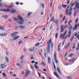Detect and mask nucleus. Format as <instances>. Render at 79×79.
I'll return each instance as SVG.
<instances>
[{
    "instance_id": "2f4dec72",
    "label": "nucleus",
    "mask_w": 79,
    "mask_h": 79,
    "mask_svg": "<svg viewBox=\"0 0 79 79\" xmlns=\"http://www.w3.org/2000/svg\"><path fill=\"white\" fill-rule=\"evenodd\" d=\"M30 66L31 69H32V71H33V66L32 65H30Z\"/></svg>"
},
{
    "instance_id": "4be33fe9",
    "label": "nucleus",
    "mask_w": 79,
    "mask_h": 79,
    "mask_svg": "<svg viewBox=\"0 0 79 79\" xmlns=\"http://www.w3.org/2000/svg\"><path fill=\"white\" fill-rule=\"evenodd\" d=\"M57 71L58 72V73H59L60 74V75H62V74H61V72H60V69H59V68H58V67H57Z\"/></svg>"
},
{
    "instance_id": "1a4fd4ad",
    "label": "nucleus",
    "mask_w": 79,
    "mask_h": 79,
    "mask_svg": "<svg viewBox=\"0 0 79 79\" xmlns=\"http://www.w3.org/2000/svg\"><path fill=\"white\" fill-rule=\"evenodd\" d=\"M65 36V34H64V33L63 35H62V34H61L60 35V39H61L62 37V38H64Z\"/></svg>"
},
{
    "instance_id": "f03ea898",
    "label": "nucleus",
    "mask_w": 79,
    "mask_h": 79,
    "mask_svg": "<svg viewBox=\"0 0 79 79\" xmlns=\"http://www.w3.org/2000/svg\"><path fill=\"white\" fill-rule=\"evenodd\" d=\"M18 19L21 21H19L18 22V24H23V23H24V21H23V18H22V17H21L19 15L18 16Z\"/></svg>"
},
{
    "instance_id": "6e6552de",
    "label": "nucleus",
    "mask_w": 79,
    "mask_h": 79,
    "mask_svg": "<svg viewBox=\"0 0 79 79\" xmlns=\"http://www.w3.org/2000/svg\"><path fill=\"white\" fill-rule=\"evenodd\" d=\"M20 28H21V29H25L26 28V27H25L24 26H19Z\"/></svg>"
},
{
    "instance_id": "e2e57ef3",
    "label": "nucleus",
    "mask_w": 79,
    "mask_h": 79,
    "mask_svg": "<svg viewBox=\"0 0 79 79\" xmlns=\"http://www.w3.org/2000/svg\"><path fill=\"white\" fill-rule=\"evenodd\" d=\"M58 51L60 52V48L58 47Z\"/></svg>"
},
{
    "instance_id": "052dcab7",
    "label": "nucleus",
    "mask_w": 79,
    "mask_h": 79,
    "mask_svg": "<svg viewBox=\"0 0 79 79\" xmlns=\"http://www.w3.org/2000/svg\"><path fill=\"white\" fill-rule=\"evenodd\" d=\"M32 12H29L28 13V16H30V15H31V14H32Z\"/></svg>"
},
{
    "instance_id": "ddd939ff",
    "label": "nucleus",
    "mask_w": 79,
    "mask_h": 79,
    "mask_svg": "<svg viewBox=\"0 0 79 79\" xmlns=\"http://www.w3.org/2000/svg\"><path fill=\"white\" fill-rule=\"evenodd\" d=\"M47 50L48 53H50V47H47Z\"/></svg>"
},
{
    "instance_id": "9b49d317",
    "label": "nucleus",
    "mask_w": 79,
    "mask_h": 79,
    "mask_svg": "<svg viewBox=\"0 0 79 79\" xmlns=\"http://www.w3.org/2000/svg\"><path fill=\"white\" fill-rule=\"evenodd\" d=\"M69 6H68L67 8V11L66 12V14L67 15H68V11H69V10H68V9H69Z\"/></svg>"
},
{
    "instance_id": "0eeeda50",
    "label": "nucleus",
    "mask_w": 79,
    "mask_h": 79,
    "mask_svg": "<svg viewBox=\"0 0 79 79\" xmlns=\"http://www.w3.org/2000/svg\"><path fill=\"white\" fill-rule=\"evenodd\" d=\"M17 34H18V32H15L14 34H12L11 35V37H14V36L16 35Z\"/></svg>"
},
{
    "instance_id": "e433bc0d",
    "label": "nucleus",
    "mask_w": 79,
    "mask_h": 79,
    "mask_svg": "<svg viewBox=\"0 0 79 79\" xmlns=\"http://www.w3.org/2000/svg\"><path fill=\"white\" fill-rule=\"evenodd\" d=\"M58 9H59V10H61V6L60 5L59 6L58 8Z\"/></svg>"
},
{
    "instance_id": "4d7b16f0",
    "label": "nucleus",
    "mask_w": 79,
    "mask_h": 79,
    "mask_svg": "<svg viewBox=\"0 0 79 79\" xmlns=\"http://www.w3.org/2000/svg\"><path fill=\"white\" fill-rule=\"evenodd\" d=\"M53 5V3L52 2L50 3V6L51 8L52 7V5Z\"/></svg>"
},
{
    "instance_id": "8fccbe9b",
    "label": "nucleus",
    "mask_w": 79,
    "mask_h": 79,
    "mask_svg": "<svg viewBox=\"0 0 79 79\" xmlns=\"http://www.w3.org/2000/svg\"><path fill=\"white\" fill-rule=\"evenodd\" d=\"M73 8L72 7H70V8L69 10V11H71L72 10H73Z\"/></svg>"
},
{
    "instance_id": "49530a36",
    "label": "nucleus",
    "mask_w": 79,
    "mask_h": 79,
    "mask_svg": "<svg viewBox=\"0 0 79 79\" xmlns=\"http://www.w3.org/2000/svg\"><path fill=\"white\" fill-rule=\"evenodd\" d=\"M61 43H59V44L58 45V47H59V48H60L61 47Z\"/></svg>"
},
{
    "instance_id": "864d4df0",
    "label": "nucleus",
    "mask_w": 79,
    "mask_h": 79,
    "mask_svg": "<svg viewBox=\"0 0 79 79\" xmlns=\"http://www.w3.org/2000/svg\"><path fill=\"white\" fill-rule=\"evenodd\" d=\"M2 75L3 76H6V74L4 73H2Z\"/></svg>"
},
{
    "instance_id": "6e6d98bb",
    "label": "nucleus",
    "mask_w": 79,
    "mask_h": 79,
    "mask_svg": "<svg viewBox=\"0 0 79 79\" xmlns=\"http://www.w3.org/2000/svg\"><path fill=\"white\" fill-rule=\"evenodd\" d=\"M54 19L53 17H52V19H51V21H54Z\"/></svg>"
},
{
    "instance_id": "f3484780",
    "label": "nucleus",
    "mask_w": 79,
    "mask_h": 79,
    "mask_svg": "<svg viewBox=\"0 0 79 79\" xmlns=\"http://www.w3.org/2000/svg\"><path fill=\"white\" fill-rule=\"evenodd\" d=\"M48 63H49V64H50V61H51V60H50V58L48 57Z\"/></svg>"
},
{
    "instance_id": "13d9d810",
    "label": "nucleus",
    "mask_w": 79,
    "mask_h": 79,
    "mask_svg": "<svg viewBox=\"0 0 79 79\" xmlns=\"http://www.w3.org/2000/svg\"><path fill=\"white\" fill-rule=\"evenodd\" d=\"M71 32H72V31L71 30H69V34H71Z\"/></svg>"
},
{
    "instance_id": "c756f323",
    "label": "nucleus",
    "mask_w": 79,
    "mask_h": 79,
    "mask_svg": "<svg viewBox=\"0 0 79 79\" xmlns=\"http://www.w3.org/2000/svg\"><path fill=\"white\" fill-rule=\"evenodd\" d=\"M58 33H56L55 34V37L56 39L57 38V37H58Z\"/></svg>"
},
{
    "instance_id": "5fc2aeb1",
    "label": "nucleus",
    "mask_w": 79,
    "mask_h": 79,
    "mask_svg": "<svg viewBox=\"0 0 79 79\" xmlns=\"http://www.w3.org/2000/svg\"><path fill=\"white\" fill-rule=\"evenodd\" d=\"M73 39H74V36H72V37L71 39V40H70V41L72 42V41H73Z\"/></svg>"
},
{
    "instance_id": "79ce46f5",
    "label": "nucleus",
    "mask_w": 79,
    "mask_h": 79,
    "mask_svg": "<svg viewBox=\"0 0 79 79\" xmlns=\"http://www.w3.org/2000/svg\"><path fill=\"white\" fill-rule=\"evenodd\" d=\"M67 32H68V30H65V32L64 34L65 35Z\"/></svg>"
},
{
    "instance_id": "a19ab883",
    "label": "nucleus",
    "mask_w": 79,
    "mask_h": 79,
    "mask_svg": "<svg viewBox=\"0 0 79 79\" xmlns=\"http://www.w3.org/2000/svg\"><path fill=\"white\" fill-rule=\"evenodd\" d=\"M6 55H7V56H9V52H6Z\"/></svg>"
},
{
    "instance_id": "4468645a",
    "label": "nucleus",
    "mask_w": 79,
    "mask_h": 79,
    "mask_svg": "<svg viewBox=\"0 0 79 79\" xmlns=\"http://www.w3.org/2000/svg\"><path fill=\"white\" fill-rule=\"evenodd\" d=\"M19 37V36H17L16 37H14L13 38L14 40H17V39H18Z\"/></svg>"
},
{
    "instance_id": "72a5a7b5",
    "label": "nucleus",
    "mask_w": 79,
    "mask_h": 79,
    "mask_svg": "<svg viewBox=\"0 0 79 79\" xmlns=\"http://www.w3.org/2000/svg\"><path fill=\"white\" fill-rule=\"evenodd\" d=\"M30 59L31 60H33L34 59V58L33 57V55H32L30 56Z\"/></svg>"
},
{
    "instance_id": "b1692460",
    "label": "nucleus",
    "mask_w": 79,
    "mask_h": 79,
    "mask_svg": "<svg viewBox=\"0 0 79 79\" xmlns=\"http://www.w3.org/2000/svg\"><path fill=\"white\" fill-rule=\"evenodd\" d=\"M54 23H58L59 22V20H58V19H56V20L54 21Z\"/></svg>"
},
{
    "instance_id": "a878e982",
    "label": "nucleus",
    "mask_w": 79,
    "mask_h": 79,
    "mask_svg": "<svg viewBox=\"0 0 79 79\" xmlns=\"http://www.w3.org/2000/svg\"><path fill=\"white\" fill-rule=\"evenodd\" d=\"M0 30H2V31H4L5 29L3 28V27L0 26Z\"/></svg>"
},
{
    "instance_id": "9d476101",
    "label": "nucleus",
    "mask_w": 79,
    "mask_h": 79,
    "mask_svg": "<svg viewBox=\"0 0 79 79\" xmlns=\"http://www.w3.org/2000/svg\"><path fill=\"white\" fill-rule=\"evenodd\" d=\"M54 59H56V52H54Z\"/></svg>"
},
{
    "instance_id": "f704fd0d",
    "label": "nucleus",
    "mask_w": 79,
    "mask_h": 79,
    "mask_svg": "<svg viewBox=\"0 0 79 79\" xmlns=\"http://www.w3.org/2000/svg\"><path fill=\"white\" fill-rule=\"evenodd\" d=\"M22 41L21 40H20L19 42V45H20V44H21V43H22Z\"/></svg>"
},
{
    "instance_id": "0e129e2a",
    "label": "nucleus",
    "mask_w": 79,
    "mask_h": 79,
    "mask_svg": "<svg viewBox=\"0 0 79 79\" xmlns=\"http://www.w3.org/2000/svg\"><path fill=\"white\" fill-rule=\"evenodd\" d=\"M52 24H51L50 27L49 29H52Z\"/></svg>"
},
{
    "instance_id": "423d86ee",
    "label": "nucleus",
    "mask_w": 79,
    "mask_h": 79,
    "mask_svg": "<svg viewBox=\"0 0 79 79\" xmlns=\"http://www.w3.org/2000/svg\"><path fill=\"white\" fill-rule=\"evenodd\" d=\"M31 73V72L29 71V70H27L26 72V73L25 75V76H27L28 75H29V74H30Z\"/></svg>"
},
{
    "instance_id": "338daca9",
    "label": "nucleus",
    "mask_w": 79,
    "mask_h": 79,
    "mask_svg": "<svg viewBox=\"0 0 79 79\" xmlns=\"http://www.w3.org/2000/svg\"><path fill=\"white\" fill-rule=\"evenodd\" d=\"M42 5V8H44V4H41V5Z\"/></svg>"
},
{
    "instance_id": "cd10ccee",
    "label": "nucleus",
    "mask_w": 79,
    "mask_h": 79,
    "mask_svg": "<svg viewBox=\"0 0 79 79\" xmlns=\"http://www.w3.org/2000/svg\"><path fill=\"white\" fill-rule=\"evenodd\" d=\"M41 64H42L43 66H45V63L44 62H42L41 63Z\"/></svg>"
},
{
    "instance_id": "aec40b11",
    "label": "nucleus",
    "mask_w": 79,
    "mask_h": 79,
    "mask_svg": "<svg viewBox=\"0 0 79 79\" xmlns=\"http://www.w3.org/2000/svg\"><path fill=\"white\" fill-rule=\"evenodd\" d=\"M2 17L4 18L5 19H6L8 18V16H7V15H3L2 16Z\"/></svg>"
},
{
    "instance_id": "3c124183",
    "label": "nucleus",
    "mask_w": 79,
    "mask_h": 79,
    "mask_svg": "<svg viewBox=\"0 0 79 79\" xmlns=\"http://www.w3.org/2000/svg\"><path fill=\"white\" fill-rule=\"evenodd\" d=\"M67 79H72V78L70 77H67Z\"/></svg>"
},
{
    "instance_id": "2eb2a0df",
    "label": "nucleus",
    "mask_w": 79,
    "mask_h": 79,
    "mask_svg": "<svg viewBox=\"0 0 79 79\" xmlns=\"http://www.w3.org/2000/svg\"><path fill=\"white\" fill-rule=\"evenodd\" d=\"M20 60H23L24 59V55H22L20 57Z\"/></svg>"
},
{
    "instance_id": "c85d7f7f",
    "label": "nucleus",
    "mask_w": 79,
    "mask_h": 79,
    "mask_svg": "<svg viewBox=\"0 0 79 79\" xmlns=\"http://www.w3.org/2000/svg\"><path fill=\"white\" fill-rule=\"evenodd\" d=\"M16 65L18 66L19 67H20L21 66V64H19L18 63H17L16 64Z\"/></svg>"
},
{
    "instance_id": "774afa93",
    "label": "nucleus",
    "mask_w": 79,
    "mask_h": 79,
    "mask_svg": "<svg viewBox=\"0 0 79 79\" xmlns=\"http://www.w3.org/2000/svg\"><path fill=\"white\" fill-rule=\"evenodd\" d=\"M70 45V42H69L68 43V44H67V47H68L69 46V45Z\"/></svg>"
},
{
    "instance_id": "c9c22d12",
    "label": "nucleus",
    "mask_w": 79,
    "mask_h": 79,
    "mask_svg": "<svg viewBox=\"0 0 79 79\" xmlns=\"http://www.w3.org/2000/svg\"><path fill=\"white\" fill-rule=\"evenodd\" d=\"M3 35H2V36H6V35H7V34L6 33H3Z\"/></svg>"
},
{
    "instance_id": "39448f33",
    "label": "nucleus",
    "mask_w": 79,
    "mask_h": 79,
    "mask_svg": "<svg viewBox=\"0 0 79 79\" xmlns=\"http://www.w3.org/2000/svg\"><path fill=\"white\" fill-rule=\"evenodd\" d=\"M35 50V48L34 47H33L30 48H29L28 49V51L29 52H33V51H34Z\"/></svg>"
},
{
    "instance_id": "a18cd8bd",
    "label": "nucleus",
    "mask_w": 79,
    "mask_h": 79,
    "mask_svg": "<svg viewBox=\"0 0 79 79\" xmlns=\"http://www.w3.org/2000/svg\"><path fill=\"white\" fill-rule=\"evenodd\" d=\"M73 53H72L70 54V56H68V57H71V56H73Z\"/></svg>"
},
{
    "instance_id": "473e14b6",
    "label": "nucleus",
    "mask_w": 79,
    "mask_h": 79,
    "mask_svg": "<svg viewBox=\"0 0 79 79\" xmlns=\"http://www.w3.org/2000/svg\"><path fill=\"white\" fill-rule=\"evenodd\" d=\"M53 63L54 68L55 69V70H56V67L55 66V63H54V62H53Z\"/></svg>"
},
{
    "instance_id": "4c0bfd02",
    "label": "nucleus",
    "mask_w": 79,
    "mask_h": 79,
    "mask_svg": "<svg viewBox=\"0 0 79 79\" xmlns=\"http://www.w3.org/2000/svg\"><path fill=\"white\" fill-rule=\"evenodd\" d=\"M23 50L24 52H26L27 50V49H26V48H24Z\"/></svg>"
},
{
    "instance_id": "37998d69",
    "label": "nucleus",
    "mask_w": 79,
    "mask_h": 79,
    "mask_svg": "<svg viewBox=\"0 0 79 79\" xmlns=\"http://www.w3.org/2000/svg\"><path fill=\"white\" fill-rule=\"evenodd\" d=\"M13 19L14 21H17V20H18V19H17V18H13Z\"/></svg>"
},
{
    "instance_id": "bb28decb",
    "label": "nucleus",
    "mask_w": 79,
    "mask_h": 79,
    "mask_svg": "<svg viewBox=\"0 0 79 79\" xmlns=\"http://www.w3.org/2000/svg\"><path fill=\"white\" fill-rule=\"evenodd\" d=\"M34 66L35 67V68L36 69H38V66H37L36 65H34Z\"/></svg>"
},
{
    "instance_id": "ea45409f",
    "label": "nucleus",
    "mask_w": 79,
    "mask_h": 79,
    "mask_svg": "<svg viewBox=\"0 0 79 79\" xmlns=\"http://www.w3.org/2000/svg\"><path fill=\"white\" fill-rule=\"evenodd\" d=\"M73 28V27L72 26H70V27H69V30H71Z\"/></svg>"
},
{
    "instance_id": "09e8293b",
    "label": "nucleus",
    "mask_w": 79,
    "mask_h": 79,
    "mask_svg": "<svg viewBox=\"0 0 79 79\" xmlns=\"http://www.w3.org/2000/svg\"><path fill=\"white\" fill-rule=\"evenodd\" d=\"M20 62L21 63V64H23L24 63V61L23 60H20Z\"/></svg>"
},
{
    "instance_id": "dca6fc26",
    "label": "nucleus",
    "mask_w": 79,
    "mask_h": 79,
    "mask_svg": "<svg viewBox=\"0 0 79 79\" xmlns=\"http://www.w3.org/2000/svg\"><path fill=\"white\" fill-rule=\"evenodd\" d=\"M70 5L71 6V7H73V6H74V4L72 2H70Z\"/></svg>"
},
{
    "instance_id": "58836bf2",
    "label": "nucleus",
    "mask_w": 79,
    "mask_h": 79,
    "mask_svg": "<svg viewBox=\"0 0 79 79\" xmlns=\"http://www.w3.org/2000/svg\"><path fill=\"white\" fill-rule=\"evenodd\" d=\"M72 22H73V20H70L68 22V24H70V23H71Z\"/></svg>"
},
{
    "instance_id": "f8f14e48",
    "label": "nucleus",
    "mask_w": 79,
    "mask_h": 79,
    "mask_svg": "<svg viewBox=\"0 0 79 79\" xmlns=\"http://www.w3.org/2000/svg\"><path fill=\"white\" fill-rule=\"evenodd\" d=\"M77 28V25H75L74 26V27H73V29L74 31L75 30V29H76Z\"/></svg>"
},
{
    "instance_id": "69168bd1",
    "label": "nucleus",
    "mask_w": 79,
    "mask_h": 79,
    "mask_svg": "<svg viewBox=\"0 0 79 79\" xmlns=\"http://www.w3.org/2000/svg\"><path fill=\"white\" fill-rule=\"evenodd\" d=\"M13 6V5L11 4L10 6H8L9 8H11Z\"/></svg>"
},
{
    "instance_id": "bf43d9fd",
    "label": "nucleus",
    "mask_w": 79,
    "mask_h": 79,
    "mask_svg": "<svg viewBox=\"0 0 79 79\" xmlns=\"http://www.w3.org/2000/svg\"><path fill=\"white\" fill-rule=\"evenodd\" d=\"M78 18L77 19L75 20V23H77L78 21Z\"/></svg>"
},
{
    "instance_id": "5701e85b",
    "label": "nucleus",
    "mask_w": 79,
    "mask_h": 79,
    "mask_svg": "<svg viewBox=\"0 0 79 79\" xmlns=\"http://www.w3.org/2000/svg\"><path fill=\"white\" fill-rule=\"evenodd\" d=\"M55 63H58V60L56 59H54Z\"/></svg>"
},
{
    "instance_id": "7ed1b4c3",
    "label": "nucleus",
    "mask_w": 79,
    "mask_h": 79,
    "mask_svg": "<svg viewBox=\"0 0 79 79\" xmlns=\"http://www.w3.org/2000/svg\"><path fill=\"white\" fill-rule=\"evenodd\" d=\"M75 3H76V4L75 5V7L74 8V11H75L76 10V8L77 9H79V2H77V1L75 2Z\"/></svg>"
},
{
    "instance_id": "7c9ffc66",
    "label": "nucleus",
    "mask_w": 79,
    "mask_h": 79,
    "mask_svg": "<svg viewBox=\"0 0 79 79\" xmlns=\"http://www.w3.org/2000/svg\"><path fill=\"white\" fill-rule=\"evenodd\" d=\"M77 50H79V43H78L77 46Z\"/></svg>"
},
{
    "instance_id": "680f3d73",
    "label": "nucleus",
    "mask_w": 79,
    "mask_h": 79,
    "mask_svg": "<svg viewBox=\"0 0 79 79\" xmlns=\"http://www.w3.org/2000/svg\"><path fill=\"white\" fill-rule=\"evenodd\" d=\"M56 77L57 78H58V79H60V77H59V76H58L57 75H56Z\"/></svg>"
},
{
    "instance_id": "a211bd4d",
    "label": "nucleus",
    "mask_w": 79,
    "mask_h": 79,
    "mask_svg": "<svg viewBox=\"0 0 79 79\" xmlns=\"http://www.w3.org/2000/svg\"><path fill=\"white\" fill-rule=\"evenodd\" d=\"M6 59V63H9V59L7 56H6L5 57Z\"/></svg>"
},
{
    "instance_id": "6ab92c4d",
    "label": "nucleus",
    "mask_w": 79,
    "mask_h": 79,
    "mask_svg": "<svg viewBox=\"0 0 79 79\" xmlns=\"http://www.w3.org/2000/svg\"><path fill=\"white\" fill-rule=\"evenodd\" d=\"M68 13V15H69V16H70V15H72V11H70L69 10Z\"/></svg>"
},
{
    "instance_id": "de8ad7c7",
    "label": "nucleus",
    "mask_w": 79,
    "mask_h": 79,
    "mask_svg": "<svg viewBox=\"0 0 79 79\" xmlns=\"http://www.w3.org/2000/svg\"><path fill=\"white\" fill-rule=\"evenodd\" d=\"M75 43H74L73 44V49H74V48H75Z\"/></svg>"
},
{
    "instance_id": "20e7f679",
    "label": "nucleus",
    "mask_w": 79,
    "mask_h": 79,
    "mask_svg": "<svg viewBox=\"0 0 79 79\" xmlns=\"http://www.w3.org/2000/svg\"><path fill=\"white\" fill-rule=\"evenodd\" d=\"M48 47H50V45L51 44H52V39H50L48 41Z\"/></svg>"
},
{
    "instance_id": "f257e3e1",
    "label": "nucleus",
    "mask_w": 79,
    "mask_h": 79,
    "mask_svg": "<svg viewBox=\"0 0 79 79\" xmlns=\"http://www.w3.org/2000/svg\"><path fill=\"white\" fill-rule=\"evenodd\" d=\"M0 11H4V12H8L9 11H10V13H14L16 12V10H10V9H7V10L2 9H1Z\"/></svg>"
},
{
    "instance_id": "603ef678",
    "label": "nucleus",
    "mask_w": 79,
    "mask_h": 79,
    "mask_svg": "<svg viewBox=\"0 0 79 79\" xmlns=\"http://www.w3.org/2000/svg\"><path fill=\"white\" fill-rule=\"evenodd\" d=\"M71 35V33H69L68 35V37H69Z\"/></svg>"
},
{
    "instance_id": "393cba45",
    "label": "nucleus",
    "mask_w": 79,
    "mask_h": 79,
    "mask_svg": "<svg viewBox=\"0 0 79 79\" xmlns=\"http://www.w3.org/2000/svg\"><path fill=\"white\" fill-rule=\"evenodd\" d=\"M65 19H66V17L64 16V18H62V20L63 21H62L61 22L63 23V22H64V20H65Z\"/></svg>"
},
{
    "instance_id": "412c9836",
    "label": "nucleus",
    "mask_w": 79,
    "mask_h": 79,
    "mask_svg": "<svg viewBox=\"0 0 79 79\" xmlns=\"http://www.w3.org/2000/svg\"><path fill=\"white\" fill-rule=\"evenodd\" d=\"M40 45V43H36L35 45V47H38Z\"/></svg>"
},
{
    "instance_id": "c03bdc74",
    "label": "nucleus",
    "mask_w": 79,
    "mask_h": 79,
    "mask_svg": "<svg viewBox=\"0 0 79 79\" xmlns=\"http://www.w3.org/2000/svg\"><path fill=\"white\" fill-rule=\"evenodd\" d=\"M64 31V28H62L60 31V32H63Z\"/></svg>"
}]
</instances>
